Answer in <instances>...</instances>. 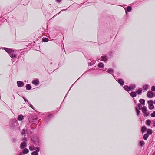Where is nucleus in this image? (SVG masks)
<instances>
[{"label":"nucleus","mask_w":155,"mask_h":155,"mask_svg":"<svg viewBox=\"0 0 155 155\" xmlns=\"http://www.w3.org/2000/svg\"><path fill=\"white\" fill-rule=\"evenodd\" d=\"M27 146L26 143L25 142H23L21 143L20 145V148L21 149H23L26 147Z\"/></svg>","instance_id":"423d86ee"},{"label":"nucleus","mask_w":155,"mask_h":155,"mask_svg":"<svg viewBox=\"0 0 155 155\" xmlns=\"http://www.w3.org/2000/svg\"><path fill=\"white\" fill-rule=\"evenodd\" d=\"M26 89L27 90H30L31 88V86L29 84H27L26 86Z\"/></svg>","instance_id":"aec40b11"},{"label":"nucleus","mask_w":155,"mask_h":155,"mask_svg":"<svg viewBox=\"0 0 155 155\" xmlns=\"http://www.w3.org/2000/svg\"><path fill=\"white\" fill-rule=\"evenodd\" d=\"M142 90L141 88H139L138 90L136 91V93L138 94H140L142 93Z\"/></svg>","instance_id":"4468645a"},{"label":"nucleus","mask_w":155,"mask_h":155,"mask_svg":"<svg viewBox=\"0 0 155 155\" xmlns=\"http://www.w3.org/2000/svg\"><path fill=\"white\" fill-rule=\"evenodd\" d=\"M56 1L58 2H60L61 1V0H56Z\"/></svg>","instance_id":"c03bdc74"},{"label":"nucleus","mask_w":155,"mask_h":155,"mask_svg":"<svg viewBox=\"0 0 155 155\" xmlns=\"http://www.w3.org/2000/svg\"><path fill=\"white\" fill-rule=\"evenodd\" d=\"M155 95L153 93L150 91H148L147 93V96L148 97L150 98L154 97Z\"/></svg>","instance_id":"20e7f679"},{"label":"nucleus","mask_w":155,"mask_h":155,"mask_svg":"<svg viewBox=\"0 0 155 155\" xmlns=\"http://www.w3.org/2000/svg\"><path fill=\"white\" fill-rule=\"evenodd\" d=\"M151 116L153 117H155V111H153V113L151 114Z\"/></svg>","instance_id":"473e14b6"},{"label":"nucleus","mask_w":155,"mask_h":155,"mask_svg":"<svg viewBox=\"0 0 155 155\" xmlns=\"http://www.w3.org/2000/svg\"><path fill=\"white\" fill-rule=\"evenodd\" d=\"M29 152V150L27 148L24 149L22 151V153L23 154H26L28 153Z\"/></svg>","instance_id":"f8f14e48"},{"label":"nucleus","mask_w":155,"mask_h":155,"mask_svg":"<svg viewBox=\"0 0 155 155\" xmlns=\"http://www.w3.org/2000/svg\"><path fill=\"white\" fill-rule=\"evenodd\" d=\"M151 123V121L150 120H148L146 121V124L148 125H150Z\"/></svg>","instance_id":"7c9ffc66"},{"label":"nucleus","mask_w":155,"mask_h":155,"mask_svg":"<svg viewBox=\"0 0 155 155\" xmlns=\"http://www.w3.org/2000/svg\"><path fill=\"white\" fill-rule=\"evenodd\" d=\"M147 134L148 135L151 134L152 133V131L151 129H148L147 130Z\"/></svg>","instance_id":"4be33fe9"},{"label":"nucleus","mask_w":155,"mask_h":155,"mask_svg":"<svg viewBox=\"0 0 155 155\" xmlns=\"http://www.w3.org/2000/svg\"><path fill=\"white\" fill-rule=\"evenodd\" d=\"M149 86L147 84H145L143 86V89L145 91L148 88Z\"/></svg>","instance_id":"ddd939ff"},{"label":"nucleus","mask_w":155,"mask_h":155,"mask_svg":"<svg viewBox=\"0 0 155 155\" xmlns=\"http://www.w3.org/2000/svg\"><path fill=\"white\" fill-rule=\"evenodd\" d=\"M67 9H63L61 11H66Z\"/></svg>","instance_id":"de8ad7c7"},{"label":"nucleus","mask_w":155,"mask_h":155,"mask_svg":"<svg viewBox=\"0 0 155 155\" xmlns=\"http://www.w3.org/2000/svg\"><path fill=\"white\" fill-rule=\"evenodd\" d=\"M2 49L5 50L9 55L10 57L12 58V61L14 62L15 61V60L14 59L16 58L17 55L14 50L11 48H7L5 47L3 48Z\"/></svg>","instance_id":"f257e3e1"},{"label":"nucleus","mask_w":155,"mask_h":155,"mask_svg":"<svg viewBox=\"0 0 155 155\" xmlns=\"http://www.w3.org/2000/svg\"><path fill=\"white\" fill-rule=\"evenodd\" d=\"M28 103V104L29 106L32 108L33 109V106L29 102Z\"/></svg>","instance_id":"58836bf2"},{"label":"nucleus","mask_w":155,"mask_h":155,"mask_svg":"<svg viewBox=\"0 0 155 155\" xmlns=\"http://www.w3.org/2000/svg\"><path fill=\"white\" fill-rule=\"evenodd\" d=\"M32 83L33 84L35 85H37L39 84V81L37 79L36 80L33 81H32Z\"/></svg>","instance_id":"0eeeda50"},{"label":"nucleus","mask_w":155,"mask_h":155,"mask_svg":"<svg viewBox=\"0 0 155 155\" xmlns=\"http://www.w3.org/2000/svg\"><path fill=\"white\" fill-rule=\"evenodd\" d=\"M101 58L104 61H107V56H102Z\"/></svg>","instance_id":"412c9836"},{"label":"nucleus","mask_w":155,"mask_h":155,"mask_svg":"<svg viewBox=\"0 0 155 155\" xmlns=\"http://www.w3.org/2000/svg\"><path fill=\"white\" fill-rule=\"evenodd\" d=\"M29 149L30 150L32 151L35 150V148L33 145H31L29 146Z\"/></svg>","instance_id":"a211bd4d"},{"label":"nucleus","mask_w":155,"mask_h":155,"mask_svg":"<svg viewBox=\"0 0 155 155\" xmlns=\"http://www.w3.org/2000/svg\"><path fill=\"white\" fill-rule=\"evenodd\" d=\"M154 103L155 104V101H154Z\"/></svg>","instance_id":"603ef678"},{"label":"nucleus","mask_w":155,"mask_h":155,"mask_svg":"<svg viewBox=\"0 0 155 155\" xmlns=\"http://www.w3.org/2000/svg\"><path fill=\"white\" fill-rule=\"evenodd\" d=\"M139 102L140 104L142 105H144L145 104V100L144 99H140L139 100Z\"/></svg>","instance_id":"2eb2a0df"},{"label":"nucleus","mask_w":155,"mask_h":155,"mask_svg":"<svg viewBox=\"0 0 155 155\" xmlns=\"http://www.w3.org/2000/svg\"><path fill=\"white\" fill-rule=\"evenodd\" d=\"M141 104H140L138 103V105H138V107L139 109L140 110V109H141Z\"/></svg>","instance_id":"f704fd0d"},{"label":"nucleus","mask_w":155,"mask_h":155,"mask_svg":"<svg viewBox=\"0 0 155 155\" xmlns=\"http://www.w3.org/2000/svg\"><path fill=\"white\" fill-rule=\"evenodd\" d=\"M33 125H34L33 124H32L31 125V127H32V126H33Z\"/></svg>","instance_id":"8fccbe9b"},{"label":"nucleus","mask_w":155,"mask_h":155,"mask_svg":"<svg viewBox=\"0 0 155 155\" xmlns=\"http://www.w3.org/2000/svg\"><path fill=\"white\" fill-rule=\"evenodd\" d=\"M27 130L25 129H23L22 130L21 134L22 135H25V133L27 132Z\"/></svg>","instance_id":"f3484780"},{"label":"nucleus","mask_w":155,"mask_h":155,"mask_svg":"<svg viewBox=\"0 0 155 155\" xmlns=\"http://www.w3.org/2000/svg\"><path fill=\"white\" fill-rule=\"evenodd\" d=\"M28 103V104L29 106L32 108L33 109V106L29 102Z\"/></svg>","instance_id":"ea45409f"},{"label":"nucleus","mask_w":155,"mask_h":155,"mask_svg":"<svg viewBox=\"0 0 155 155\" xmlns=\"http://www.w3.org/2000/svg\"><path fill=\"white\" fill-rule=\"evenodd\" d=\"M146 128L145 126H143L142 127L141 131L143 133L146 131Z\"/></svg>","instance_id":"b1692460"},{"label":"nucleus","mask_w":155,"mask_h":155,"mask_svg":"<svg viewBox=\"0 0 155 155\" xmlns=\"http://www.w3.org/2000/svg\"><path fill=\"white\" fill-rule=\"evenodd\" d=\"M22 140L24 142H25L27 141V140L26 138L24 137L22 139Z\"/></svg>","instance_id":"e433bc0d"},{"label":"nucleus","mask_w":155,"mask_h":155,"mask_svg":"<svg viewBox=\"0 0 155 155\" xmlns=\"http://www.w3.org/2000/svg\"><path fill=\"white\" fill-rule=\"evenodd\" d=\"M134 103L136 104V102L135 101V100H134Z\"/></svg>","instance_id":"3c124183"},{"label":"nucleus","mask_w":155,"mask_h":155,"mask_svg":"<svg viewBox=\"0 0 155 155\" xmlns=\"http://www.w3.org/2000/svg\"><path fill=\"white\" fill-rule=\"evenodd\" d=\"M131 88V90H133L136 88V85L134 84H133L130 87Z\"/></svg>","instance_id":"c756f323"},{"label":"nucleus","mask_w":155,"mask_h":155,"mask_svg":"<svg viewBox=\"0 0 155 155\" xmlns=\"http://www.w3.org/2000/svg\"><path fill=\"white\" fill-rule=\"evenodd\" d=\"M132 8L130 6H128L127 8V12H129L131 10Z\"/></svg>","instance_id":"cd10ccee"},{"label":"nucleus","mask_w":155,"mask_h":155,"mask_svg":"<svg viewBox=\"0 0 155 155\" xmlns=\"http://www.w3.org/2000/svg\"><path fill=\"white\" fill-rule=\"evenodd\" d=\"M144 144L145 143L144 141L143 140L139 142L140 145L141 146H143Z\"/></svg>","instance_id":"a878e982"},{"label":"nucleus","mask_w":155,"mask_h":155,"mask_svg":"<svg viewBox=\"0 0 155 155\" xmlns=\"http://www.w3.org/2000/svg\"><path fill=\"white\" fill-rule=\"evenodd\" d=\"M18 86L19 87H21L24 86V83L22 81H18L17 82Z\"/></svg>","instance_id":"39448f33"},{"label":"nucleus","mask_w":155,"mask_h":155,"mask_svg":"<svg viewBox=\"0 0 155 155\" xmlns=\"http://www.w3.org/2000/svg\"><path fill=\"white\" fill-rule=\"evenodd\" d=\"M141 109H142V112L144 113H146L147 111V108L145 106L143 107Z\"/></svg>","instance_id":"dca6fc26"},{"label":"nucleus","mask_w":155,"mask_h":155,"mask_svg":"<svg viewBox=\"0 0 155 155\" xmlns=\"http://www.w3.org/2000/svg\"><path fill=\"white\" fill-rule=\"evenodd\" d=\"M98 66L99 68H102L104 67V64L100 62L99 63Z\"/></svg>","instance_id":"393cba45"},{"label":"nucleus","mask_w":155,"mask_h":155,"mask_svg":"<svg viewBox=\"0 0 155 155\" xmlns=\"http://www.w3.org/2000/svg\"><path fill=\"white\" fill-rule=\"evenodd\" d=\"M149 135L147 134H145L143 136V138L145 140H146L147 139V138L148 137Z\"/></svg>","instance_id":"6ab92c4d"},{"label":"nucleus","mask_w":155,"mask_h":155,"mask_svg":"<svg viewBox=\"0 0 155 155\" xmlns=\"http://www.w3.org/2000/svg\"><path fill=\"white\" fill-rule=\"evenodd\" d=\"M151 90L152 91H155V86H153L151 87Z\"/></svg>","instance_id":"4c0bfd02"},{"label":"nucleus","mask_w":155,"mask_h":155,"mask_svg":"<svg viewBox=\"0 0 155 155\" xmlns=\"http://www.w3.org/2000/svg\"><path fill=\"white\" fill-rule=\"evenodd\" d=\"M22 153H19V155H22Z\"/></svg>","instance_id":"49530a36"},{"label":"nucleus","mask_w":155,"mask_h":155,"mask_svg":"<svg viewBox=\"0 0 155 155\" xmlns=\"http://www.w3.org/2000/svg\"><path fill=\"white\" fill-rule=\"evenodd\" d=\"M52 115H49L48 117V118H50L51 117H52Z\"/></svg>","instance_id":"37998d69"},{"label":"nucleus","mask_w":155,"mask_h":155,"mask_svg":"<svg viewBox=\"0 0 155 155\" xmlns=\"http://www.w3.org/2000/svg\"><path fill=\"white\" fill-rule=\"evenodd\" d=\"M106 71L107 72H108L110 73L111 74L113 75V74H112V73L113 72V69H110L107 70V71Z\"/></svg>","instance_id":"5701e85b"},{"label":"nucleus","mask_w":155,"mask_h":155,"mask_svg":"<svg viewBox=\"0 0 155 155\" xmlns=\"http://www.w3.org/2000/svg\"><path fill=\"white\" fill-rule=\"evenodd\" d=\"M135 110L137 113V115L138 116L139 115L140 111L137 107H135Z\"/></svg>","instance_id":"bb28decb"},{"label":"nucleus","mask_w":155,"mask_h":155,"mask_svg":"<svg viewBox=\"0 0 155 155\" xmlns=\"http://www.w3.org/2000/svg\"><path fill=\"white\" fill-rule=\"evenodd\" d=\"M124 89L127 91H129L130 90H131V88L130 87H128V86L127 85L124 86L123 87Z\"/></svg>","instance_id":"1a4fd4ad"},{"label":"nucleus","mask_w":155,"mask_h":155,"mask_svg":"<svg viewBox=\"0 0 155 155\" xmlns=\"http://www.w3.org/2000/svg\"><path fill=\"white\" fill-rule=\"evenodd\" d=\"M36 150V152H38L40 151V148L39 147H37L35 148V150Z\"/></svg>","instance_id":"72a5a7b5"},{"label":"nucleus","mask_w":155,"mask_h":155,"mask_svg":"<svg viewBox=\"0 0 155 155\" xmlns=\"http://www.w3.org/2000/svg\"><path fill=\"white\" fill-rule=\"evenodd\" d=\"M61 12V11L60 12L58 13V14L60 13Z\"/></svg>","instance_id":"864d4df0"},{"label":"nucleus","mask_w":155,"mask_h":155,"mask_svg":"<svg viewBox=\"0 0 155 155\" xmlns=\"http://www.w3.org/2000/svg\"><path fill=\"white\" fill-rule=\"evenodd\" d=\"M118 82L119 84L121 86L123 85L124 83V81L122 79H119L118 80Z\"/></svg>","instance_id":"6e6552de"},{"label":"nucleus","mask_w":155,"mask_h":155,"mask_svg":"<svg viewBox=\"0 0 155 155\" xmlns=\"http://www.w3.org/2000/svg\"><path fill=\"white\" fill-rule=\"evenodd\" d=\"M32 141L35 145H39V142L38 138L36 137L33 136L31 138Z\"/></svg>","instance_id":"f03ea898"},{"label":"nucleus","mask_w":155,"mask_h":155,"mask_svg":"<svg viewBox=\"0 0 155 155\" xmlns=\"http://www.w3.org/2000/svg\"><path fill=\"white\" fill-rule=\"evenodd\" d=\"M32 155H38V153L37 152L34 151L31 153Z\"/></svg>","instance_id":"2f4dec72"},{"label":"nucleus","mask_w":155,"mask_h":155,"mask_svg":"<svg viewBox=\"0 0 155 155\" xmlns=\"http://www.w3.org/2000/svg\"><path fill=\"white\" fill-rule=\"evenodd\" d=\"M149 104V108L150 110H152L154 108V106L153 105V101L152 100H150L148 101Z\"/></svg>","instance_id":"7ed1b4c3"},{"label":"nucleus","mask_w":155,"mask_h":155,"mask_svg":"<svg viewBox=\"0 0 155 155\" xmlns=\"http://www.w3.org/2000/svg\"><path fill=\"white\" fill-rule=\"evenodd\" d=\"M12 96H13V97L15 99L14 95H13Z\"/></svg>","instance_id":"09e8293b"},{"label":"nucleus","mask_w":155,"mask_h":155,"mask_svg":"<svg viewBox=\"0 0 155 155\" xmlns=\"http://www.w3.org/2000/svg\"><path fill=\"white\" fill-rule=\"evenodd\" d=\"M17 141V140L15 138H13L12 139V142L15 143Z\"/></svg>","instance_id":"c9c22d12"},{"label":"nucleus","mask_w":155,"mask_h":155,"mask_svg":"<svg viewBox=\"0 0 155 155\" xmlns=\"http://www.w3.org/2000/svg\"><path fill=\"white\" fill-rule=\"evenodd\" d=\"M42 41L44 42H46L48 41V39L47 38H44L42 39Z\"/></svg>","instance_id":"c85d7f7f"},{"label":"nucleus","mask_w":155,"mask_h":155,"mask_svg":"<svg viewBox=\"0 0 155 155\" xmlns=\"http://www.w3.org/2000/svg\"><path fill=\"white\" fill-rule=\"evenodd\" d=\"M145 114V115L146 116H148L149 115V113L148 112H147L146 111V113H144Z\"/></svg>","instance_id":"a19ab883"},{"label":"nucleus","mask_w":155,"mask_h":155,"mask_svg":"<svg viewBox=\"0 0 155 155\" xmlns=\"http://www.w3.org/2000/svg\"><path fill=\"white\" fill-rule=\"evenodd\" d=\"M130 95L132 97H136L137 96L136 92H131L130 93Z\"/></svg>","instance_id":"9b49d317"},{"label":"nucleus","mask_w":155,"mask_h":155,"mask_svg":"<svg viewBox=\"0 0 155 155\" xmlns=\"http://www.w3.org/2000/svg\"><path fill=\"white\" fill-rule=\"evenodd\" d=\"M24 118V117L22 115H19L18 117V120L19 121L22 120Z\"/></svg>","instance_id":"9d476101"},{"label":"nucleus","mask_w":155,"mask_h":155,"mask_svg":"<svg viewBox=\"0 0 155 155\" xmlns=\"http://www.w3.org/2000/svg\"><path fill=\"white\" fill-rule=\"evenodd\" d=\"M153 125L155 126V121L153 123Z\"/></svg>","instance_id":"a18cd8bd"},{"label":"nucleus","mask_w":155,"mask_h":155,"mask_svg":"<svg viewBox=\"0 0 155 155\" xmlns=\"http://www.w3.org/2000/svg\"><path fill=\"white\" fill-rule=\"evenodd\" d=\"M23 99H24V101H25V102H28V103L29 102V101H28V100H26V99H25L24 97H23Z\"/></svg>","instance_id":"79ce46f5"}]
</instances>
